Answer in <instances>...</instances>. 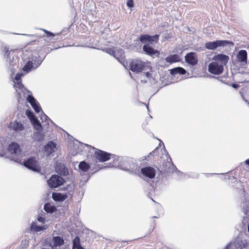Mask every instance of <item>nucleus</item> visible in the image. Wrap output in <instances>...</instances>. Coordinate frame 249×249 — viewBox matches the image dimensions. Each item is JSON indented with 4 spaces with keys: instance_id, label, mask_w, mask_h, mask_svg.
<instances>
[{
    "instance_id": "nucleus-1",
    "label": "nucleus",
    "mask_w": 249,
    "mask_h": 249,
    "mask_svg": "<svg viewBox=\"0 0 249 249\" xmlns=\"http://www.w3.org/2000/svg\"><path fill=\"white\" fill-rule=\"evenodd\" d=\"M159 39V35H158L151 36L148 35L144 34L142 35L139 37L140 41L142 43L145 44L142 48L143 52L147 55L151 56H158L160 54L158 50H155L150 45L157 43Z\"/></svg>"
},
{
    "instance_id": "nucleus-2",
    "label": "nucleus",
    "mask_w": 249,
    "mask_h": 249,
    "mask_svg": "<svg viewBox=\"0 0 249 249\" xmlns=\"http://www.w3.org/2000/svg\"><path fill=\"white\" fill-rule=\"evenodd\" d=\"M149 62H145L140 59H134L131 60L129 64V69L135 73H139L143 71L151 69Z\"/></svg>"
},
{
    "instance_id": "nucleus-3",
    "label": "nucleus",
    "mask_w": 249,
    "mask_h": 249,
    "mask_svg": "<svg viewBox=\"0 0 249 249\" xmlns=\"http://www.w3.org/2000/svg\"><path fill=\"white\" fill-rule=\"evenodd\" d=\"M14 87L17 93L18 101L20 103L23 100L22 96H24L25 94H27L30 92V91L24 87L21 81H17L14 85Z\"/></svg>"
},
{
    "instance_id": "nucleus-4",
    "label": "nucleus",
    "mask_w": 249,
    "mask_h": 249,
    "mask_svg": "<svg viewBox=\"0 0 249 249\" xmlns=\"http://www.w3.org/2000/svg\"><path fill=\"white\" fill-rule=\"evenodd\" d=\"M24 165L27 168L34 171H39L40 170V167L35 157L29 158L25 160Z\"/></svg>"
},
{
    "instance_id": "nucleus-5",
    "label": "nucleus",
    "mask_w": 249,
    "mask_h": 249,
    "mask_svg": "<svg viewBox=\"0 0 249 249\" xmlns=\"http://www.w3.org/2000/svg\"><path fill=\"white\" fill-rule=\"evenodd\" d=\"M64 181L62 178L56 175H53L48 180V184L51 188H56L62 185Z\"/></svg>"
},
{
    "instance_id": "nucleus-6",
    "label": "nucleus",
    "mask_w": 249,
    "mask_h": 249,
    "mask_svg": "<svg viewBox=\"0 0 249 249\" xmlns=\"http://www.w3.org/2000/svg\"><path fill=\"white\" fill-rule=\"evenodd\" d=\"M208 71L212 74H220L223 71V66L217 62H213L209 65Z\"/></svg>"
},
{
    "instance_id": "nucleus-7",
    "label": "nucleus",
    "mask_w": 249,
    "mask_h": 249,
    "mask_svg": "<svg viewBox=\"0 0 249 249\" xmlns=\"http://www.w3.org/2000/svg\"><path fill=\"white\" fill-rule=\"evenodd\" d=\"M111 155L110 153L99 149H97L94 153L95 158L100 162L108 160L111 158Z\"/></svg>"
},
{
    "instance_id": "nucleus-8",
    "label": "nucleus",
    "mask_w": 249,
    "mask_h": 249,
    "mask_svg": "<svg viewBox=\"0 0 249 249\" xmlns=\"http://www.w3.org/2000/svg\"><path fill=\"white\" fill-rule=\"evenodd\" d=\"M229 43L230 42L227 40H216L206 42L205 47L209 50H214L218 47L225 46Z\"/></svg>"
},
{
    "instance_id": "nucleus-9",
    "label": "nucleus",
    "mask_w": 249,
    "mask_h": 249,
    "mask_svg": "<svg viewBox=\"0 0 249 249\" xmlns=\"http://www.w3.org/2000/svg\"><path fill=\"white\" fill-rule=\"evenodd\" d=\"M141 173L144 177L149 178H153L156 176V170L151 166L143 167L141 169Z\"/></svg>"
},
{
    "instance_id": "nucleus-10",
    "label": "nucleus",
    "mask_w": 249,
    "mask_h": 249,
    "mask_svg": "<svg viewBox=\"0 0 249 249\" xmlns=\"http://www.w3.org/2000/svg\"><path fill=\"white\" fill-rule=\"evenodd\" d=\"M185 60L187 63L192 66H195L198 63L196 54L193 52L187 53L185 56Z\"/></svg>"
},
{
    "instance_id": "nucleus-11",
    "label": "nucleus",
    "mask_w": 249,
    "mask_h": 249,
    "mask_svg": "<svg viewBox=\"0 0 249 249\" xmlns=\"http://www.w3.org/2000/svg\"><path fill=\"white\" fill-rule=\"evenodd\" d=\"M234 246L237 249L247 248L249 246V243L245 239H243L238 236L234 242Z\"/></svg>"
},
{
    "instance_id": "nucleus-12",
    "label": "nucleus",
    "mask_w": 249,
    "mask_h": 249,
    "mask_svg": "<svg viewBox=\"0 0 249 249\" xmlns=\"http://www.w3.org/2000/svg\"><path fill=\"white\" fill-rule=\"evenodd\" d=\"M8 127L11 130L16 132L22 131L24 129L23 124L17 121L10 122Z\"/></svg>"
},
{
    "instance_id": "nucleus-13",
    "label": "nucleus",
    "mask_w": 249,
    "mask_h": 249,
    "mask_svg": "<svg viewBox=\"0 0 249 249\" xmlns=\"http://www.w3.org/2000/svg\"><path fill=\"white\" fill-rule=\"evenodd\" d=\"M213 59L216 62H220V64H222V66H223L226 65L228 63L229 60V57L226 54L220 53L215 55L213 57Z\"/></svg>"
},
{
    "instance_id": "nucleus-14",
    "label": "nucleus",
    "mask_w": 249,
    "mask_h": 249,
    "mask_svg": "<svg viewBox=\"0 0 249 249\" xmlns=\"http://www.w3.org/2000/svg\"><path fill=\"white\" fill-rule=\"evenodd\" d=\"M55 169L57 173L61 176H65L69 174L68 168L63 164L61 163L56 164Z\"/></svg>"
},
{
    "instance_id": "nucleus-15",
    "label": "nucleus",
    "mask_w": 249,
    "mask_h": 249,
    "mask_svg": "<svg viewBox=\"0 0 249 249\" xmlns=\"http://www.w3.org/2000/svg\"><path fill=\"white\" fill-rule=\"evenodd\" d=\"M30 59L33 61L35 68H37L42 62V59L39 54V52L37 51L32 53Z\"/></svg>"
},
{
    "instance_id": "nucleus-16",
    "label": "nucleus",
    "mask_w": 249,
    "mask_h": 249,
    "mask_svg": "<svg viewBox=\"0 0 249 249\" xmlns=\"http://www.w3.org/2000/svg\"><path fill=\"white\" fill-rule=\"evenodd\" d=\"M56 148V144L53 141H50L44 146V151L46 152L48 155H51L55 150Z\"/></svg>"
},
{
    "instance_id": "nucleus-17",
    "label": "nucleus",
    "mask_w": 249,
    "mask_h": 249,
    "mask_svg": "<svg viewBox=\"0 0 249 249\" xmlns=\"http://www.w3.org/2000/svg\"><path fill=\"white\" fill-rule=\"evenodd\" d=\"M68 197L67 194L54 192L52 194V198L55 201H63Z\"/></svg>"
},
{
    "instance_id": "nucleus-18",
    "label": "nucleus",
    "mask_w": 249,
    "mask_h": 249,
    "mask_svg": "<svg viewBox=\"0 0 249 249\" xmlns=\"http://www.w3.org/2000/svg\"><path fill=\"white\" fill-rule=\"evenodd\" d=\"M165 59L166 62L172 64L180 61V58L178 54H172L166 57Z\"/></svg>"
},
{
    "instance_id": "nucleus-19",
    "label": "nucleus",
    "mask_w": 249,
    "mask_h": 249,
    "mask_svg": "<svg viewBox=\"0 0 249 249\" xmlns=\"http://www.w3.org/2000/svg\"><path fill=\"white\" fill-rule=\"evenodd\" d=\"M247 52L245 50H240L238 52L237 56V59L240 62H247Z\"/></svg>"
},
{
    "instance_id": "nucleus-20",
    "label": "nucleus",
    "mask_w": 249,
    "mask_h": 249,
    "mask_svg": "<svg viewBox=\"0 0 249 249\" xmlns=\"http://www.w3.org/2000/svg\"><path fill=\"white\" fill-rule=\"evenodd\" d=\"M19 149V145L16 142H12L9 145L8 150L12 154H16Z\"/></svg>"
},
{
    "instance_id": "nucleus-21",
    "label": "nucleus",
    "mask_w": 249,
    "mask_h": 249,
    "mask_svg": "<svg viewBox=\"0 0 249 249\" xmlns=\"http://www.w3.org/2000/svg\"><path fill=\"white\" fill-rule=\"evenodd\" d=\"M32 68L35 69V65L33 61L29 60L23 66V71L28 72L31 71Z\"/></svg>"
},
{
    "instance_id": "nucleus-22",
    "label": "nucleus",
    "mask_w": 249,
    "mask_h": 249,
    "mask_svg": "<svg viewBox=\"0 0 249 249\" xmlns=\"http://www.w3.org/2000/svg\"><path fill=\"white\" fill-rule=\"evenodd\" d=\"M44 209L47 213H52L56 211V208L54 205H52L50 203H45Z\"/></svg>"
},
{
    "instance_id": "nucleus-23",
    "label": "nucleus",
    "mask_w": 249,
    "mask_h": 249,
    "mask_svg": "<svg viewBox=\"0 0 249 249\" xmlns=\"http://www.w3.org/2000/svg\"><path fill=\"white\" fill-rule=\"evenodd\" d=\"M53 246L55 247L61 246L64 243L63 239L60 236H54L53 237Z\"/></svg>"
},
{
    "instance_id": "nucleus-24",
    "label": "nucleus",
    "mask_w": 249,
    "mask_h": 249,
    "mask_svg": "<svg viewBox=\"0 0 249 249\" xmlns=\"http://www.w3.org/2000/svg\"><path fill=\"white\" fill-rule=\"evenodd\" d=\"M79 168L83 172H86L88 171L89 169L90 165L85 161H83L80 162L79 164Z\"/></svg>"
},
{
    "instance_id": "nucleus-25",
    "label": "nucleus",
    "mask_w": 249,
    "mask_h": 249,
    "mask_svg": "<svg viewBox=\"0 0 249 249\" xmlns=\"http://www.w3.org/2000/svg\"><path fill=\"white\" fill-rule=\"evenodd\" d=\"M45 228L44 226H39L36 223H33L31 226V230L38 232L44 230Z\"/></svg>"
},
{
    "instance_id": "nucleus-26",
    "label": "nucleus",
    "mask_w": 249,
    "mask_h": 249,
    "mask_svg": "<svg viewBox=\"0 0 249 249\" xmlns=\"http://www.w3.org/2000/svg\"><path fill=\"white\" fill-rule=\"evenodd\" d=\"M36 130H40L42 128L41 124L37 118L31 122Z\"/></svg>"
},
{
    "instance_id": "nucleus-27",
    "label": "nucleus",
    "mask_w": 249,
    "mask_h": 249,
    "mask_svg": "<svg viewBox=\"0 0 249 249\" xmlns=\"http://www.w3.org/2000/svg\"><path fill=\"white\" fill-rule=\"evenodd\" d=\"M28 94L27 96H26V95H25L24 96H23L24 98H26V100L28 102L30 103L31 105L32 104H33L34 103H35L36 101V100L35 99V98L33 96V95L31 94L30 92Z\"/></svg>"
},
{
    "instance_id": "nucleus-28",
    "label": "nucleus",
    "mask_w": 249,
    "mask_h": 249,
    "mask_svg": "<svg viewBox=\"0 0 249 249\" xmlns=\"http://www.w3.org/2000/svg\"><path fill=\"white\" fill-rule=\"evenodd\" d=\"M172 71L175 73H179L181 75L185 74L186 72L184 69L181 67L175 68L172 70Z\"/></svg>"
},
{
    "instance_id": "nucleus-29",
    "label": "nucleus",
    "mask_w": 249,
    "mask_h": 249,
    "mask_svg": "<svg viewBox=\"0 0 249 249\" xmlns=\"http://www.w3.org/2000/svg\"><path fill=\"white\" fill-rule=\"evenodd\" d=\"M26 115L30 119L31 122L36 118L34 113L29 109H27L26 111Z\"/></svg>"
},
{
    "instance_id": "nucleus-30",
    "label": "nucleus",
    "mask_w": 249,
    "mask_h": 249,
    "mask_svg": "<svg viewBox=\"0 0 249 249\" xmlns=\"http://www.w3.org/2000/svg\"><path fill=\"white\" fill-rule=\"evenodd\" d=\"M31 106L36 113H39L40 111L41 107L36 101L32 104Z\"/></svg>"
},
{
    "instance_id": "nucleus-31",
    "label": "nucleus",
    "mask_w": 249,
    "mask_h": 249,
    "mask_svg": "<svg viewBox=\"0 0 249 249\" xmlns=\"http://www.w3.org/2000/svg\"><path fill=\"white\" fill-rule=\"evenodd\" d=\"M105 51L106 53H108V54L113 55L115 57V51L113 48H107L105 49Z\"/></svg>"
},
{
    "instance_id": "nucleus-32",
    "label": "nucleus",
    "mask_w": 249,
    "mask_h": 249,
    "mask_svg": "<svg viewBox=\"0 0 249 249\" xmlns=\"http://www.w3.org/2000/svg\"><path fill=\"white\" fill-rule=\"evenodd\" d=\"M22 76V74L20 73H18L15 76V79L17 81H21V78Z\"/></svg>"
},
{
    "instance_id": "nucleus-33",
    "label": "nucleus",
    "mask_w": 249,
    "mask_h": 249,
    "mask_svg": "<svg viewBox=\"0 0 249 249\" xmlns=\"http://www.w3.org/2000/svg\"><path fill=\"white\" fill-rule=\"evenodd\" d=\"M127 5L129 8H132L134 6L133 0H128L127 1Z\"/></svg>"
},
{
    "instance_id": "nucleus-34",
    "label": "nucleus",
    "mask_w": 249,
    "mask_h": 249,
    "mask_svg": "<svg viewBox=\"0 0 249 249\" xmlns=\"http://www.w3.org/2000/svg\"><path fill=\"white\" fill-rule=\"evenodd\" d=\"M43 31L46 34L47 36L48 37L54 36H55V35L54 34H53V33H51V32L48 31L46 30H44Z\"/></svg>"
},
{
    "instance_id": "nucleus-35",
    "label": "nucleus",
    "mask_w": 249,
    "mask_h": 249,
    "mask_svg": "<svg viewBox=\"0 0 249 249\" xmlns=\"http://www.w3.org/2000/svg\"><path fill=\"white\" fill-rule=\"evenodd\" d=\"M37 220L39 222H41L42 223H44V222H45V219H44V218H43L42 217H41V216H39V217L37 218Z\"/></svg>"
},
{
    "instance_id": "nucleus-36",
    "label": "nucleus",
    "mask_w": 249,
    "mask_h": 249,
    "mask_svg": "<svg viewBox=\"0 0 249 249\" xmlns=\"http://www.w3.org/2000/svg\"><path fill=\"white\" fill-rule=\"evenodd\" d=\"M245 164L249 166V159L245 161Z\"/></svg>"
},
{
    "instance_id": "nucleus-37",
    "label": "nucleus",
    "mask_w": 249,
    "mask_h": 249,
    "mask_svg": "<svg viewBox=\"0 0 249 249\" xmlns=\"http://www.w3.org/2000/svg\"><path fill=\"white\" fill-rule=\"evenodd\" d=\"M145 75L147 77H148L151 76V73L149 72H146Z\"/></svg>"
},
{
    "instance_id": "nucleus-38",
    "label": "nucleus",
    "mask_w": 249,
    "mask_h": 249,
    "mask_svg": "<svg viewBox=\"0 0 249 249\" xmlns=\"http://www.w3.org/2000/svg\"><path fill=\"white\" fill-rule=\"evenodd\" d=\"M232 87H233V88H237V87H238V85H236V84H232Z\"/></svg>"
}]
</instances>
